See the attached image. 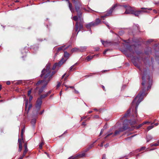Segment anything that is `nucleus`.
I'll use <instances>...</instances> for the list:
<instances>
[{
	"instance_id": "nucleus-20",
	"label": "nucleus",
	"mask_w": 159,
	"mask_h": 159,
	"mask_svg": "<svg viewBox=\"0 0 159 159\" xmlns=\"http://www.w3.org/2000/svg\"><path fill=\"white\" fill-rule=\"evenodd\" d=\"M69 7L71 12L72 13L74 11V8H72V4L71 3L69 2Z\"/></svg>"
},
{
	"instance_id": "nucleus-27",
	"label": "nucleus",
	"mask_w": 159,
	"mask_h": 159,
	"mask_svg": "<svg viewBox=\"0 0 159 159\" xmlns=\"http://www.w3.org/2000/svg\"><path fill=\"white\" fill-rule=\"evenodd\" d=\"M101 42L102 43V44L105 47H107V44H108V43L107 42H105L104 41H102L101 40Z\"/></svg>"
},
{
	"instance_id": "nucleus-32",
	"label": "nucleus",
	"mask_w": 159,
	"mask_h": 159,
	"mask_svg": "<svg viewBox=\"0 0 159 159\" xmlns=\"http://www.w3.org/2000/svg\"><path fill=\"white\" fill-rule=\"evenodd\" d=\"M28 151V149H25L23 153V156H25V154H26L27 152Z\"/></svg>"
},
{
	"instance_id": "nucleus-6",
	"label": "nucleus",
	"mask_w": 159,
	"mask_h": 159,
	"mask_svg": "<svg viewBox=\"0 0 159 159\" xmlns=\"http://www.w3.org/2000/svg\"><path fill=\"white\" fill-rule=\"evenodd\" d=\"M117 6V4H115L111 8L109 11H107L106 14L103 15L101 16V17L102 18V19L104 20V18L110 16L113 10Z\"/></svg>"
},
{
	"instance_id": "nucleus-33",
	"label": "nucleus",
	"mask_w": 159,
	"mask_h": 159,
	"mask_svg": "<svg viewBox=\"0 0 159 159\" xmlns=\"http://www.w3.org/2000/svg\"><path fill=\"white\" fill-rule=\"evenodd\" d=\"M36 121V120L35 119H33L31 120V123L32 124H34L35 123Z\"/></svg>"
},
{
	"instance_id": "nucleus-63",
	"label": "nucleus",
	"mask_w": 159,
	"mask_h": 159,
	"mask_svg": "<svg viewBox=\"0 0 159 159\" xmlns=\"http://www.w3.org/2000/svg\"><path fill=\"white\" fill-rule=\"evenodd\" d=\"M148 123V122H144L143 123H142V124H143V125L144 124H146V123Z\"/></svg>"
},
{
	"instance_id": "nucleus-64",
	"label": "nucleus",
	"mask_w": 159,
	"mask_h": 159,
	"mask_svg": "<svg viewBox=\"0 0 159 159\" xmlns=\"http://www.w3.org/2000/svg\"><path fill=\"white\" fill-rule=\"evenodd\" d=\"M92 112H93V111H89L88 112V113H89V114H90V113H92Z\"/></svg>"
},
{
	"instance_id": "nucleus-11",
	"label": "nucleus",
	"mask_w": 159,
	"mask_h": 159,
	"mask_svg": "<svg viewBox=\"0 0 159 159\" xmlns=\"http://www.w3.org/2000/svg\"><path fill=\"white\" fill-rule=\"evenodd\" d=\"M133 11L131 7L129 6L127 7L126 8V11L125 13L126 14H132Z\"/></svg>"
},
{
	"instance_id": "nucleus-39",
	"label": "nucleus",
	"mask_w": 159,
	"mask_h": 159,
	"mask_svg": "<svg viewBox=\"0 0 159 159\" xmlns=\"http://www.w3.org/2000/svg\"><path fill=\"white\" fill-rule=\"evenodd\" d=\"M142 125H143V124H142L139 125L138 126L136 127V129H138L140 128V127H141L142 126Z\"/></svg>"
},
{
	"instance_id": "nucleus-52",
	"label": "nucleus",
	"mask_w": 159,
	"mask_h": 159,
	"mask_svg": "<svg viewBox=\"0 0 159 159\" xmlns=\"http://www.w3.org/2000/svg\"><path fill=\"white\" fill-rule=\"evenodd\" d=\"M25 156H23V155L21 157H20L18 159H22Z\"/></svg>"
},
{
	"instance_id": "nucleus-61",
	"label": "nucleus",
	"mask_w": 159,
	"mask_h": 159,
	"mask_svg": "<svg viewBox=\"0 0 159 159\" xmlns=\"http://www.w3.org/2000/svg\"><path fill=\"white\" fill-rule=\"evenodd\" d=\"M150 88H151V86H148V88H147L148 90L150 89Z\"/></svg>"
},
{
	"instance_id": "nucleus-4",
	"label": "nucleus",
	"mask_w": 159,
	"mask_h": 159,
	"mask_svg": "<svg viewBox=\"0 0 159 159\" xmlns=\"http://www.w3.org/2000/svg\"><path fill=\"white\" fill-rule=\"evenodd\" d=\"M101 23V21L99 19H97L96 20L95 22H92L86 25L85 26L88 29H89L91 32V30H90L91 27L97 26L100 24Z\"/></svg>"
},
{
	"instance_id": "nucleus-59",
	"label": "nucleus",
	"mask_w": 159,
	"mask_h": 159,
	"mask_svg": "<svg viewBox=\"0 0 159 159\" xmlns=\"http://www.w3.org/2000/svg\"><path fill=\"white\" fill-rule=\"evenodd\" d=\"M107 51H108V50H105V51L103 52V54H106V52H107Z\"/></svg>"
},
{
	"instance_id": "nucleus-47",
	"label": "nucleus",
	"mask_w": 159,
	"mask_h": 159,
	"mask_svg": "<svg viewBox=\"0 0 159 159\" xmlns=\"http://www.w3.org/2000/svg\"><path fill=\"white\" fill-rule=\"evenodd\" d=\"M99 117V116H98V115H95L94 116V118H96V119L98 118Z\"/></svg>"
},
{
	"instance_id": "nucleus-57",
	"label": "nucleus",
	"mask_w": 159,
	"mask_h": 159,
	"mask_svg": "<svg viewBox=\"0 0 159 159\" xmlns=\"http://www.w3.org/2000/svg\"><path fill=\"white\" fill-rule=\"evenodd\" d=\"M103 143L104 142H103V143H102L101 144H100V146L101 147H102L103 146Z\"/></svg>"
},
{
	"instance_id": "nucleus-43",
	"label": "nucleus",
	"mask_w": 159,
	"mask_h": 159,
	"mask_svg": "<svg viewBox=\"0 0 159 159\" xmlns=\"http://www.w3.org/2000/svg\"><path fill=\"white\" fill-rule=\"evenodd\" d=\"M31 93V90H30L28 91V96H30V94Z\"/></svg>"
},
{
	"instance_id": "nucleus-50",
	"label": "nucleus",
	"mask_w": 159,
	"mask_h": 159,
	"mask_svg": "<svg viewBox=\"0 0 159 159\" xmlns=\"http://www.w3.org/2000/svg\"><path fill=\"white\" fill-rule=\"evenodd\" d=\"M74 92L75 93L77 94L79 93V92L78 91L76 90L75 89H74Z\"/></svg>"
},
{
	"instance_id": "nucleus-42",
	"label": "nucleus",
	"mask_w": 159,
	"mask_h": 159,
	"mask_svg": "<svg viewBox=\"0 0 159 159\" xmlns=\"http://www.w3.org/2000/svg\"><path fill=\"white\" fill-rule=\"evenodd\" d=\"M30 98H29V101H31V100L32 99H33V97L31 95H30Z\"/></svg>"
},
{
	"instance_id": "nucleus-26",
	"label": "nucleus",
	"mask_w": 159,
	"mask_h": 159,
	"mask_svg": "<svg viewBox=\"0 0 159 159\" xmlns=\"http://www.w3.org/2000/svg\"><path fill=\"white\" fill-rule=\"evenodd\" d=\"M85 154L84 153H83L82 154H80L79 155H78L76 156V157H85Z\"/></svg>"
},
{
	"instance_id": "nucleus-46",
	"label": "nucleus",
	"mask_w": 159,
	"mask_h": 159,
	"mask_svg": "<svg viewBox=\"0 0 159 159\" xmlns=\"http://www.w3.org/2000/svg\"><path fill=\"white\" fill-rule=\"evenodd\" d=\"M145 147H142V148H140V151H141V150H144V149H145Z\"/></svg>"
},
{
	"instance_id": "nucleus-54",
	"label": "nucleus",
	"mask_w": 159,
	"mask_h": 159,
	"mask_svg": "<svg viewBox=\"0 0 159 159\" xmlns=\"http://www.w3.org/2000/svg\"><path fill=\"white\" fill-rule=\"evenodd\" d=\"M154 4H156V5L159 4V1H157V2H155Z\"/></svg>"
},
{
	"instance_id": "nucleus-34",
	"label": "nucleus",
	"mask_w": 159,
	"mask_h": 159,
	"mask_svg": "<svg viewBox=\"0 0 159 159\" xmlns=\"http://www.w3.org/2000/svg\"><path fill=\"white\" fill-rule=\"evenodd\" d=\"M141 9H142L148 10H152V8H142Z\"/></svg>"
},
{
	"instance_id": "nucleus-25",
	"label": "nucleus",
	"mask_w": 159,
	"mask_h": 159,
	"mask_svg": "<svg viewBox=\"0 0 159 159\" xmlns=\"http://www.w3.org/2000/svg\"><path fill=\"white\" fill-rule=\"evenodd\" d=\"M94 56L95 55L88 56L86 57V59L88 60V61H89L93 58Z\"/></svg>"
},
{
	"instance_id": "nucleus-13",
	"label": "nucleus",
	"mask_w": 159,
	"mask_h": 159,
	"mask_svg": "<svg viewBox=\"0 0 159 159\" xmlns=\"http://www.w3.org/2000/svg\"><path fill=\"white\" fill-rule=\"evenodd\" d=\"M51 91H49L48 92L45 93L44 94L41 95L40 96V98H41V100H42V98H44L48 96L51 93Z\"/></svg>"
},
{
	"instance_id": "nucleus-18",
	"label": "nucleus",
	"mask_w": 159,
	"mask_h": 159,
	"mask_svg": "<svg viewBox=\"0 0 159 159\" xmlns=\"http://www.w3.org/2000/svg\"><path fill=\"white\" fill-rule=\"evenodd\" d=\"M87 48V47L86 46L80 47L79 48L80 52H83L86 51Z\"/></svg>"
},
{
	"instance_id": "nucleus-28",
	"label": "nucleus",
	"mask_w": 159,
	"mask_h": 159,
	"mask_svg": "<svg viewBox=\"0 0 159 159\" xmlns=\"http://www.w3.org/2000/svg\"><path fill=\"white\" fill-rule=\"evenodd\" d=\"M75 66V65H73L71 66L69 70L70 71H72L73 70H76L75 68H74Z\"/></svg>"
},
{
	"instance_id": "nucleus-23",
	"label": "nucleus",
	"mask_w": 159,
	"mask_h": 159,
	"mask_svg": "<svg viewBox=\"0 0 159 159\" xmlns=\"http://www.w3.org/2000/svg\"><path fill=\"white\" fill-rule=\"evenodd\" d=\"M78 15V17H77V16H75L73 17V19L75 21H77L78 19L80 20H81V18H80L79 17V15Z\"/></svg>"
},
{
	"instance_id": "nucleus-12",
	"label": "nucleus",
	"mask_w": 159,
	"mask_h": 159,
	"mask_svg": "<svg viewBox=\"0 0 159 159\" xmlns=\"http://www.w3.org/2000/svg\"><path fill=\"white\" fill-rule=\"evenodd\" d=\"M28 100L27 99L25 100V109L26 110L27 109V113H28L30 109L32 107V105L31 104H30L28 105Z\"/></svg>"
},
{
	"instance_id": "nucleus-5",
	"label": "nucleus",
	"mask_w": 159,
	"mask_h": 159,
	"mask_svg": "<svg viewBox=\"0 0 159 159\" xmlns=\"http://www.w3.org/2000/svg\"><path fill=\"white\" fill-rule=\"evenodd\" d=\"M75 4V9L78 13V15H79V17L81 18V13L80 11V7L82 6V3L80 0H77L76 3H74Z\"/></svg>"
},
{
	"instance_id": "nucleus-38",
	"label": "nucleus",
	"mask_w": 159,
	"mask_h": 159,
	"mask_svg": "<svg viewBox=\"0 0 159 159\" xmlns=\"http://www.w3.org/2000/svg\"><path fill=\"white\" fill-rule=\"evenodd\" d=\"M61 85V83L60 82H58V84L57 85V88H58Z\"/></svg>"
},
{
	"instance_id": "nucleus-58",
	"label": "nucleus",
	"mask_w": 159,
	"mask_h": 159,
	"mask_svg": "<svg viewBox=\"0 0 159 159\" xmlns=\"http://www.w3.org/2000/svg\"><path fill=\"white\" fill-rule=\"evenodd\" d=\"M24 129H22V131H21V135H22H22L23 132H24Z\"/></svg>"
},
{
	"instance_id": "nucleus-7",
	"label": "nucleus",
	"mask_w": 159,
	"mask_h": 159,
	"mask_svg": "<svg viewBox=\"0 0 159 159\" xmlns=\"http://www.w3.org/2000/svg\"><path fill=\"white\" fill-rule=\"evenodd\" d=\"M128 129V126L127 125H124L123 127L119 129V130H116L113 136H115L120 134V132H122Z\"/></svg>"
},
{
	"instance_id": "nucleus-9",
	"label": "nucleus",
	"mask_w": 159,
	"mask_h": 159,
	"mask_svg": "<svg viewBox=\"0 0 159 159\" xmlns=\"http://www.w3.org/2000/svg\"><path fill=\"white\" fill-rule=\"evenodd\" d=\"M42 100H41V98H38L36 104V107L38 110H39L41 107L42 104Z\"/></svg>"
},
{
	"instance_id": "nucleus-56",
	"label": "nucleus",
	"mask_w": 159,
	"mask_h": 159,
	"mask_svg": "<svg viewBox=\"0 0 159 159\" xmlns=\"http://www.w3.org/2000/svg\"><path fill=\"white\" fill-rule=\"evenodd\" d=\"M73 3H76L77 0H72Z\"/></svg>"
},
{
	"instance_id": "nucleus-35",
	"label": "nucleus",
	"mask_w": 159,
	"mask_h": 159,
	"mask_svg": "<svg viewBox=\"0 0 159 159\" xmlns=\"http://www.w3.org/2000/svg\"><path fill=\"white\" fill-rule=\"evenodd\" d=\"M158 144L157 143H155L154 144H151V146H158Z\"/></svg>"
},
{
	"instance_id": "nucleus-24",
	"label": "nucleus",
	"mask_w": 159,
	"mask_h": 159,
	"mask_svg": "<svg viewBox=\"0 0 159 159\" xmlns=\"http://www.w3.org/2000/svg\"><path fill=\"white\" fill-rule=\"evenodd\" d=\"M152 139V137L151 135H148L147 136V142Z\"/></svg>"
},
{
	"instance_id": "nucleus-14",
	"label": "nucleus",
	"mask_w": 159,
	"mask_h": 159,
	"mask_svg": "<svg viewBox=\"0 0 159 159\" xmlns=\"http://www.w3.org/2000/svg\"><path fill=\"white\" fill-rule=\"evenodd\" d=\"M79 26L80 30L82 29L83 28V26L82 24H79V26L78 22H76V25H75L76 31H78V29L79 28Z\"/></svg>"
},
{
	"instance_id": "nucleus-37",
	"label": "nucleus",
	"mask_w": 159,
	"mask_h": 159,
	"mask_svg": "<svg viewBox=\"0 0 159 159\" xmlns=\"http://www.w3.org/2000/svg\"><path fill=\"white\" fill-rule=\"evenodd\" d=\"M113 134V133H110L109 134H107L106 136V137H105V138H107V137H109V136H110L112 134Z\"/></svg>"
},
{
	"instance_id": "nucleus-40",
	"label": "nucleus",
	"mask_w": 159,
	"mask_h": 159,
	"mask_svg": "<svg viewBox=\"0 0 159 159\" xmlns=\"http://www.w3.org/2000/svg\"><path fill=\"white\" fill-rule=\"evenodd\" d=\"M153 41V40L152 39H149L147 41V43H150Z\"/></svg>"
},
{
	"instance_id": "nucleus-21",
	"label": "nucleus",
	"mask_w": 159,
	"mask_h": 159,
	"mask_svg": "<svg viewBox=\"0 0 159 159\" xmlns=\"http://www.w3.org/2000/svg\"><path fill=\"white\" fill-rule=\"evenodd\" d=\"M71 52H80L79 48H74L71 50Z\"/></svg>"
},
{
	"instance_id": "nucleus-30",
	"label": "nucleus",
	"mask_w": 159,
	"mask_h": 159,
	"mask_svg": "<svg viewBox=\"0 0 159 159\" xmlns=\"http://www.w3.org/2000/svg\"><path fill=\"white\" fill-rule=\"evenodd\" d=\"M19 150L18 151L19 152L21 151L22 148V145H21L20 143V144H19Z\"/></svg>"
},
{
	"instance_id": "nucleus-2",
	"label": "nucleus",
	"mask_w": 159,
	"mask_h": 159,
	"mask_svg": "<svg viewBox=\"0 0 159 159\" xmlns=\"http://www.w3.org/2000/svg\"><path fill=\"white\" fill-rule=\"evenodd\" d=\"M50 66V64H48L47 65L46 68L43 69L42 71L41 74L40 75L41 77L46 80L49 76L51 73Z\"/></svg>"
},
{
	"instance_id": "nucleus-48",
	"label": "nucleus",
	"mask_w": 159,
	"mask_h": 159,
	"mask_svg": "<svg viewBox=\"0 0 159 159\" xmlns=\"http://www.w3.org/2000/svg\"><path fill=\"white\" fill-rule=\"evenodd\" d=\"M6 84L7 85H9L11 84V82L10 81H7L6 82Z\"/></svg>"
},
{
	"instance_id": "nucleus-41",
	"label": "nucleus",
	"mask_w": 159,
	"mask_h": 159,
	"mask_svg": "<svg viewBox=\"0 0 159 159\" xmlns=\"http://www.w3.org/2000/svg\"><path fill=\"white\" fill-rule=\"evenodd\" d=\"M24 147H25V149H28L27 144L26 143H25L24 144Z\"/></svg>"
},
{
	"instance_id": "nucleus-45",
	"label": "nucleus",
	"mask_w": 159,
	"mask_h": 159,
	"mask_svg": "<svg viewBox=\"0 0 159 159\" xmlns=\"http://www.w3.org/2000/svg\"><path fill=\"white\" fill-rule=\"evenodd\" d=\"M75 157H76V156L75 157H70L69 158V159H75Z\"/></svg>"
},
{
	"instance_id": "nucleus-16",
	"label": "nucleus",
	"mask_w": 159,
	"mask_h": 159,
	"mask_svg": "<svg viewBox=\"0 0 159 159\" xmlns=\"http://www.w3.org/2000/svg\"><path fill=\"white\" fill-rule=\"evenodd\" d=\"M69 46H67L66 47H65V46H62L59 48H58L57 51H59L61 50H63V51L65 50L67 48H68Z\"/></svg>"
},
{
	"instance_id": "nucleus-1",
	"label": "nucleus",
	"mask_w": 159,
	"mask_h": 159,
	"mask_svg": "<svg viewBox=\"0 0 159 159\" xmlns=\"http://www.w3.org/2000/svg\"><path fill=\"white\" fill-rule=\"evenodd\" d=\"M146 95V94H145V92L143 91L139 94L133 101L131 108L129 109L127 111L124 117H126L129 114L131 111V109L133 110H134V108H135V113L136 114L138 106L140 103L143 100V96Z\"/></svg>"
},
{
	"instance_id": "nucleus-60",
	"label": "nucleus",
	"mask_w": 159,
	"mask_h": 159,
	"mask_svg": "<svg viewBox=\"0 0 159 159\" xmlns=\"http://www.w3.org/2000/svg\"><path fill=\"white\" fill-rule=\"evenodd\" d=\"M69 87L71 89H74V86H70Z\"/></svg>"
},
{
	"instance_id": "nucleus-8",
	"label": "nucleus",
	"mask_w": 159,
	"mask_h": 159,
	"mask_svg": "<svg viewBox=\"0 0 159 159\" xmlns=\"http://www.w3.org/2000/svg\"><path fill=\"white\" fill-rule=\"evenodd\" d=\"M66 61V60L63 61V58H62L58 63H56L54 65L52 68V70H55L57 66H60Z\"/></svg>"
},
{
	"instance_id": "nucleus-36",
	"label": "nucleus",
	"mask_w": 159,
	"mask_h": 159,
	"mask_svg": "<svg viewBox=\"0 0 159 159\" xmlns=\"http://www.w3.org/2000/svg\"><path fill=\"white\" fill-rule=\"evenodd\" d=\"M18 142L19 143V144H21V145H22V140L21 139H18Z\"/></svg>"
},
{
	"instance_id": "nucleus-29",
	"label": "nucleus",
	"mask_w": 159,
	"mask_h": 159,
	"mask_svg": "<svg viewBox=\"0 0 159 159\" xmlns=\"http://www.w3.org/2000/svg\"><path fill=\"white\" fill-rule=\"evenodd\" d=\"M154 127V125H150L148 126L147 128V130L148 131L149 130H150L152 129Z\"/></svg>"
},
{
	"instance_id": "nucleus-55",
	"label": "nucleus",
	"mask_w": 159,
	"mask_h": 159,
	"mask_svg": "<svg viewBox=\"0 0 159 159\" xmlns=\"http://www.w3.org/2000/svg\"><path fill=\"white\" fill-rule=\"evenodd\" d=\"M66 75V74L65 73L62 76L61 79H63L64 78V77Z\"/></svg>"
},
{
	"instance_id": "nucleus-3",
	"label": "nucleus",
	"mask_w": 159,
	"mask_h": 159,
	"mask_svg": "<svg viewBox=\"0 0 159 159\" xmlns=\"http://www.w3.org/2000/svg\"><path fill=\"white\" fill-rule=\"evenodd\" d=\"M43 80L39 81L36 84V85H39L41 84V85H43L42 87L39 89V95L41 94L44 90V89L48 84V82L47 81L46 79L45 80L44 79Z\"/></svg>"
},
{
	"instance_id": "nucleus-44",
	"label": "nucleus",
	"mask_w": 159,
	"mask_h": 159,
	"mask_svg": "<svg viewBox=\"0 0 159 159\" xmlns=\"http://www.w3.org/2000/svg\"><path fill=\"white\" fill-rule=\"evenodd\" d=\"M102 159H106V155L105 154H104L103 155Z\"/></svg>"
},
{
	"instance_id": "nucleus-15",
	"label": "nucleus",
	"mask_w": 159,
	"mask_h": 159,
	"mask_svg": "<svg viewBox=\"0 0 159 159\" xmlns=\"http://www.w3.org/2000/svg\"><path fill=\"white\" fill-rule=\"evenodd\" d=\"M146 71L147 70H143V76L142 77V79L143 80V82H142V85H144L145 83V82L144 81V80H145V76L146 75Z\"/></svg>"
},
{
	"instance_id": "nucleus-51",
	"label": "nucleus",
	"mask_w": 159,
	"mask_h": 159,
	"mask_svg": "<svg viewBox=\"0 0 159 159\" xmlns=\"http://www.w3.org/2000/svg\"><path fill=\"white\" fill-rule=\"evenodd\" d=\"M103 22L107 26V27H109V25H108V23H107V22L105 23V22Z\"/></svg>"
},
{
	"instance_id": "nucleus-31",
	"label": "nucleus",
	"mask_w": 159,
	"mask_h": 159,
	"mask_svg": "<svg viewBox=\"0 0 159 159\" xmlns=\"http://www.w3.org/2000/svg\"><path fill=\"white\" fill-rule=\"evenodd\" d=\"M43 144L44 143L43 142H42L40 143V144L39 145V148L40 149H41L42 148V146H43Z\"/></svg>"
},
{
	"instance_id": "nucleus-10",
	"label": "nucleus",
	"mask_w": 159,
	"mask_h": 159,
	"mask_svg": "<svg viewBox=\"0 0 159 159\" xmlns=\"http://www.w3.org/2000/svg\"><path fill=\"white\" fill-rule=\"evenodd\" d=\"M146 12V13H148V12L147 11H143V10H141V11H133V13H132V14H134L135 15V16H138L142 12Z\"/></svg>"
},
{
	"instance_id": "nucleus-53",
	"label": "nucleus",
	"mask_w": 159,
	"mask_h": 159,
	"mask_svg": "<svg viewBox=\"0 0 159 159\" xmlns=\"http://www.w3.org/2000/svg\"><path fill=\"white\" fill-rule=\"evenodd\" d=\"M21 82V81H20L18 82H17V83H16V84H20Z\"/></svg>"
},
{
	"instance_id": "nucleus-17",
	"label": "nucleus",
	"mask_w": 159,
	"mask_h": 159,
	"mask_svg": "<svg viewBox=\"0 0 159 159\" xmlns=\"http://www.w3.org/2000/svg\"><path fill=\"white\" fill-rule=\"evenodd\" d=\"M55 71H53V72H52V74H51H51H50V75L46 79V80L47 81H48V82H49L51 79V78L52 76L55 74Z\"/></svg>"
},
{
	"instance_id": "nucleus-62",
	"label": "nucleus",
	"mask_w": 159,
	"mask_h": 159,
	"mask_svg": "<svg viewBox=\"0 0 159 159\" xmlns=\"http://www.w3.org/2000/svg\"><path fill=\"white\" fill-rule=\"evenodd\" d=\"M153 11L155 13H157V11L155 10H153Z\"/></svg>"
},
{
	"instance_id": "nucleus-22",
	"label": "nucleus",
	"mask_w": 159,
	"mask_h": 159,
	"mask_svg": "<svg viewBox=\"0 0 159 159\" xmlns=\"http://www.w3.org/2000/svg\"><path fill=\"white\" fill-rule=\"evenodd\" d=\"M128 122L131 125H134L136 123V121L135 120H130Z\"/></svg>"
},
{
	"instance_id": "nucleus-19",
	"label": "nucleus",
	"mask_w": 159,
	"mask_h": 159,
	"mask_svg": "<svg viewBox=\"0 0 159 159\" xmlns=\"http://www.w3.org/2000/svg\"><path fill=\"white\" fill-rule=\"evenodd\" d=\"M69 54L67 52H64V57L66 58V59L65 60H64V59L63 58V61L64 60H66V61L67 60V59L68 58L69 56Z\"/></svg>"
},
{
	"instance_id": "nucleus-49",
	"label": "nucleus",
	"mask_w": 159,
	"mask_h": 159,
	"mask_svg": "<svg viewBox=\"0 0 159 159\" xmlns=\"http://www.w3.org/2000/svg\"><path fill=\"white\" fill-rule=\"evenodd\" d=\"M103 131V129H101V131L100 133V135H101L102 134Z\"/></svg>"
}]
</instances>
